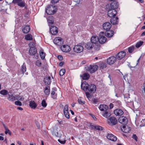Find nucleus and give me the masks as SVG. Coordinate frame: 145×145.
<instances>
[{"label": "nucleus", "instance_id": "nucleus-50", "mask_svg": "<svg viewBox=\"0 0 145 145\" xmlns=\"http://www.w3.org/2000/svg\"><path fill=\"white\" fill-rule=\"evenodd\" d=\"M35 43L34 42H30L29 44V46L30 48L31 47H35Z\"/></svg>", "mask_w": 145, "mask_h": 145}, {"label": "nucleus", "instance_id": "nucleus-45", "mask_svg": "<svg viewBox=\"0 0 145 145\" xmlns=\"http://www.w3.org/2000/svg\"><path fill=\"white\" fill-rule=\"evenodd\" d=\"M51 94L52 96V97L53 99H55L56 98L57 95L56 94H55V92L54 91H52Z\"/></svg>", "mask_w": 145, "mask_h": 145}, {"label": "nucleus", "instance_id": "nucleus-6", "mask_svg": "<svg viewBox=\"0 0 145 145\" xmlns=\"http://www.w3.org/2000/svg\"><path fill=\"white\" fill-rule=\"evenodd\" d=\"M83 47L81 45H77L75 46L73 48L74 52L77 53H80L83 50Z\"/></svg>", "mask_w": 145, "mask_h": 145}, {"label": "nucleus", "instance_id": "nucleus-2", "mask_svg": "<svg viewBox=\"0 0 145 145\" xmlns=\"http://www.w3.org/2000/svg\"><path fill=\"white\" fill-rule=\"evenodd\" d=\"M52 7H51L50 5L48 6L47 8L46 9V12L47 14L50 15L53 14L56 12L55 6L53 7V6H52Z\"/></svg>", "mask_w": 145, "mask_h": 145}, {"label": "nucleus", "instance_id": "nucleus-38", "mask_svg": "<svg viewBox=\"0 0 145 145\" xmlns=\"http://www.w3.org/2000/svg\"><path fill=\"white\" fill-rule=\"evenodd\" d=\"M99 67L100 69H103L106 67V65L105 63L101 62L99 64Z\"/></svg>", "mask_w": 145, "mask_h": 145}, {"label": "nucleus", "instance_id": "nucleus-34", "mask_svg": "<svg viewBox=\"0 0 145 145\" xmlns=\"http://www.w3.org/2000/svg\"><path fill=\"white\" fill-rule=\"evenodd\" d=\"M102 115L106 118H107L110 116L111 114L109 111H106L103 112Z\"/></svg>", "mask_w": 145, "mask_h": 145}, {"label": "nucleus", "instance_id": "nucleus-42", "mask_svg": "<svg viewBox=\"0 0 145 145\" xmlns=\"http://www.w3.org/2000/svg\"><path fill=\"white\" fill-rule=\"evenodd\" d=\"M65 72V70L64 69H62L59 71V75L61 76H63Z\"/></svg>", "mask_w": 145, "mask_h": 145}, {"label": "nucleus", "instance_id": "nucleus-16", "mask_svg": "<svg viewBox=\"0 0 145 145\" xmlns=\"http://www.w3.org/2000/svg\"><path fill=\"white\" fill-rule=\"evenodd\" d=\"M26 65L25 63H24L22 66L20 71H19L18 72V74L20 75L21 74H24V73L26 71Z\"/></svg>", "mask_w": 145, "mask_h": 145}, {"label": "nucleus", "instance_id": "nucleus-57", "mask_svg": "<svg viewBox=\"0 0 145 145\" xmlns=\"http://www.w3.org/2000/svg\"><path fill=\"white\" fill-rule=\"evenodd\" d=\"M36 124L37 127H38V128L39 129H40V126L39 123L38 122L36 121Z\"/></svg>", "mask_w": 145, "mask_h": 145}, {"label": "nucleus", "instance_id": "nucleus-55", "mask_svg": "<svg viewBox=\"0 0 145 145\" xmlns=\"http://www.w3.org/2000/svg\"><path fill=\"white\" fill-rule=\"evenodd\" d=\"M133 139H134L136 141H137V137L136 136V135L133 134Z\"/></svg>", "mask_w": 145, "mask_h": 145}, {"label": "nucleus", "instance_id": "nucleus-52", "mask_svg": "<svg viewBox=\"0 0 145 145\" xmlns=\"http://www.w3.org/2000/svg\"><path fill=\"white\" fill-rule=\"evenodd\" d=\"M15 104L19 106H21L22 105V103L21 102L18 101H16L15 102Z\"/></svg>", "mask_w": 145, "mask_h": 145}, {"label": "nucleus", "instance_id": "nucleus-11", "mask_svg": "<svg viewBox=\"0 0 145 145\" xmlns=\"http://www.w3.org/2000/svg\"><path fill=\"white\" fill-rule=\"evenodd\" d=\"M96 90V86L93 84H91L89 85L88 90L91 93H95Z\"/></svg>", "mask_w": 145, "mask_h": 145}, {"label": "nucleus", "instance_id": "nucleus-26", "mask_svg": "<svg viewBox=\"0 0 145 145\" xmlns=\"http://www.w3.org/2000/svg\"><path fill=\"white\" fill-rule=\"evenodd\" d=\"M114 31L112 30H109L108 31H106L105 33V35L108 37H111L113 36L114 35Z\"/></svg>", "mask_w": 145, "mask_h": 145}, {"label": "nucleus", "instance_id": "nucleus-46", "mask_svg": "<svg viewBox=\"0 0 145 145\" xmlns=\"http://www.w3.org/2000/svg\"><path fill=\"white\" fill-rule=\"evenodd\" d=\"M42 106L44 107H45L47 105V103H46V101L44 99L43 100L41 103Z\"/></svg>", "mask_w": 145, "mask_h": 145}, {"label": "nucleus", "instance_id": "nucleus-17", "mask_svg": "<svg viewBox=\"0 0 145 145\" xmlns=\"http://www.w3.org/2000/svg\"><path fill=\"white\" fill-rule=\"evenodd\" d=\"M126 52L124 51H121L119 52L116 55V58L118 59H121L125 56Z\"/></svg>", "mask_w": 145, "mask_h": 145}, {"label": "nucleus", "instance_id": "nucleus-15", "mask_svg": "<svg viewBox=\"0 0 145 145\" xmlns=\"http://www.w3.org/2000/svg\"><path fill=\"white\" fill-rule=\"evenodd\" d=\"M112 27L111 24L108 22H106L103 25V27L105 30L108 31Z\"/></svg>", "mask_w": 145, "mask_h": 145}, {"label": "nucleus", "instance_id": "nucleus-19", "mask_svg": "<svg viewBox=\"0 0 145 145\" xmlns=\"http://www.w3.org/2000/svg\"><path fill=\"white\" fill-rule=\"evenodd\" d=\"M44 82L46 85L50 84L51 82L50 77L47 76H45L44 78Z\"/></svg>", "mask_w": 145, "mask_h": 145}, {"label": "nucleus", "instance_id": "nucleus-35", "mask_svg": "<svg viewBox=\"0 0 145 145\" xmlns=\"http://www.w3.org/2000/svg\"><path fill=\"white\" fill-rule=\"evenodd\" d=\"M50 87L47 86L45 87L44 89V93L46 95H49L50 93Z\"/></svg>", "mask_w": 145, "mask_h": 145}, {"label": "nucleus", "instance_id": "nucleus-5", "mask_svg": "<svg viewBox=\"0 0 145 145\" xmlns=\"http://www.w3.org/2000/svg\"><path fill=\"white\" fill-rule=\"evenodd\" d=\"M54 42L57 45L60 46L63 44V41L62 38L57 37L54 39Z\"/></svg>", "mask_w": 145, "mask_h": 145}, {"label": "nucleus", "instance_id": "nucleus-47", "mask_svg": "<svg viewBox=\"0 0 145 145\" xmlns=\"http://www.w3.org/2000/svg\"><path fill=\"white\" fill-rule=\"evenodd\" d=\"M95 129L99 131H102L103 130V128L102 127L100 126H95Z\"/></svg>", "mask_w": 145, "mask_h": 145}, {"label": "nucleus", "instance_id": "nucleus-51", "mask_svg": "<svg viewBox=\"0 0 145 145\" xmlns=\"http://www.w3.org/2000/svg\"><path fill=\"white\" fill-rule=\"evenodd\" d=\"M78 102L79 104L82 105H83L85 103V102L82 101L80 99H78Z\"/></svg>", "mask_w": 145, "mask_h": 145}, {"label": "nucleus", "instance_id": "nucleus-33", "mask_svg": "<svg viewBox=\"0 0 145 145\" xmlns=\"http://www.w3.org/2000/svg\"><path fill=\"white\" fill-rule=\"evenodd\" d=\"M81 77H82L84 80H87L89 79L90 77L89 74L88 73H85L84 74L83 76L81 75Z\"/></svg>", "mask_w": 145, "mask_h": 145}, {"label": "nucleus", "instance_id": "nucleus-13", "mask_svg": "<svg viewBox=\"0 0 145 145\" xmlns=\"http://www.w3.org/2000/svg\"><path fill=\"white\" fill-rule=\"evenodd\" d=\"M116 58L114 56H111L107 60V63L109 65L113 64L116 61Z\"/></svg>", "mask_w": 145, "mask_h": 145}, {"label": "nucleus", "instance_id": "nucleus-10", "mask_svg": "<svg viewBox=\"0 0 145 145\" xmlns=\"http://www.w3.org/2000/svg\"><path fill=\"white\" fill-rule=\"evenodd\" d=\"M60 49L63 52H70L71 49L70 46L67 45H64L61 46Z\"/></svg>", "mask_w": 145, "mask_h": 145}, {"label": "nucleus", "instance_id": "nucleus-54", "mask_svg": "<svg viewBox=\"0 0 145 145\" xmlns=\"http://www.w3.org/2000/svg\"><path fill=\"white\" fill-rule=\"evenodd\" d=\"M47 21L49 24H54V21L52 19H48L47 20Z\"/></svg>", "mask_w": 145, "mask_h": 145}, {"label": "nucleus", "instance_id": "nucleus-22", "mask_svg": "<svg viewBox=\"0 0 145 145\" xmlns=\"http://www.w3.org/2000/svg\"><path fill=\"white\" fill-rule=\"evenodd\" d=\"M89 85L87 82H84L81 84V89L84 91H87L88 89Z\"/></svg>", "mask_w": 145, "mask_h": 145}, {"label": "nucleus", "instance_id": "nucleus-21", "mask_svg": "<svg viewBox=\"0 0 145 145\" xmlns=\"http://www.w3.org/2000/svg\"><path fill=\"white\" fill-rule=\"evenodd\" d=\"M121 129L123 132L126 133H129L131 131L130 127L127 125H123L121 127Z\"/></svg>", "mask_w": 145, "mask_h": 145}, {"label": "nucleus", "instance_id": "nucleus-64", "mask_svg": "<svg viewBox=\"0 0 145 145\" xmlns=\"http://www.w3.org/2000/svg\"><path fill=\"white\" fill-rule=\"evenodd\" d=\"M86 61L85 60H83L81 62V64L82 65H84L86 63Z\"/></svg>", "mask_w": 145, "mask_h": 145}, {"label": "nucleus", "instance_id": "nucleus-18", "mask_svg": "<svg viewBox=\"0 0 145 145\" xmlns=\"http://www.w3.org/2000/svg\"><path fill=\"white\" fill-rule=\"evenodd\" d=\"M50 31L52 34L55 35L58 32V28L56 26H52L50 29Z\"/></svg>", "mask_w": 145, "mask_h": 145}, {"label": "nucleus", "instance_id": "nucleus-4", "mask_svg": "<svg viewBox=\"0 0 145 145\" xmlns=\"http://www.w3.org/2000/svg\"><path fill=\"white\" fill-rule=\"evenodd\" d=\"M29 52L30 55L35 56L36 58H38L39 55L37 54V49L35 47L30 48Z\"/></svg>", "mask_w": 145, "mask_h": 145}, {"label": "nucleus", "instance_id": "nucleus-60", "mask_svg": "<svg viewBox=\"0 0 145 145\" xmlns=\"http://www.w3.org/2000/svg\"><path fill=\"white\" fill-rule=\"evenodd\" d=\"M98 101V100L97 99H94L93 100V102L95 104H97Z\"/></svg>", "mask_w": 145, "mask_h": 145}, {"label": "nucleus", "instance_id": "nucleus-56", "mask_svg": "<svg viewBox=\"0 0 145 145\" xmlns=\"http://www.w3.org/2000/svg\"><path fill=\"white\" fill-rule=\"evenodd\" d=\"M59 0H51V2L52 3H57Z\"/></svg>", "mask_w": 145, "mask_h": 145}, {"label": "nucleus", "instance_id": "nucleus-58", "mask_svg": "<svg viewBox=\"0 0 145 145\" xmlns=\"http://www.w3.org/2000/svg\"><path fill=\"white\" fill-rule=\"evenodd\" d=\"M57 58L60 60H62L63 59V57L61 55H59L57 56Z\"/></svg>", "mask_w": 145, "mask_h": 145}, {"label": "nucleus", "instance_id": "nucleus-62", "mask_svg": "<svg viewBox=\"0 0 145 145\" xmlns=\"http://www.w3.org/2000/svg\"><path fill=\"white\" fill-rule=\"evenodd\" d=\"M114 107V105L113 104L110 103L109 105L110 108L111 109L112 108Z\"/></svg>", "mask_w": 145, "mask_h": 145}, {"label": "nucleus", "instance_id": "nucleus-1", "mask_svg": "<svg viewBox=\"0 0 145 145\" xmlns=\"http://www.w3.org/2000/svg\"><path fill=\"white\" fill-rule=\"evenodd\" d=\"M98 68L97 65H90L85 67L86 71L89 72L90 73H92L95 72Z\"/></svg>", "mask_w": 145, "mask_h": 145}, {"label": "nucleus", "instance_id": "nucleus-63", "mask_svg": "<svg viewBox=\"0 0 145 145\" xmlns=\"http://www.w3.org/2000/svg\"><path fill=\"white\" fill-rule=\"evenodd\" d=\"M136 1L137 2H140L141 3H143L144 2V0H136Z\"/></svg>", "mask_w": 145, "mask_h": 145}, {"label": "nucleus", "instance_id": "nucleus-41", "mask_svg": "<svg viewBox=\"0 0 145 145\" xmlns=\"http://www.w3.org/2000/svg\"><path fill=\"white\" fill-rule=\"evenodd\" d=\"M134 47L133 46H132L128 48V52L129 53H132L134 50Z\"/></svg>", "mask_w": 145, "mask_h": 145}, {"label": "nucleus", "instance_id": "nucleus-3", "mask_svg": "<svg viewBox=\"0 0 145 145\" xmlns=\"http://www.w3.org/2000/svg\"><path fill=\"white\" fill-rule=\"evenodd\" d=\"M99 42L101 44H104L106 41V38L104 36V32H101L100 33L98 37Z\"/></svg>", "mask_w": 145, "mask_h": 145}, {"label": "nucleus", "instance_id": "nucleus-61", "mask_svg": "<svg viewBox=\"0 0 145 145\" xmlns=\"http://www.w3.org/2000/svg\"><path fill=\"white\" fill-rule=\"evenodd\" d=\"M64 62L63 61H61L59 63V65L61 67L64 64Z\"/></svg>", "mask_w": 145, "mask_h": 145}, {"label": "nucleus", "instance_id": "nucleus-48", "mask_svg": "<svg viewBox=\"0 0 145 145\" xmlns=\"http://www.w3.org/2000/svg\"><path fill=\"white\" fill-rule=\"evenodd\" d=\"M5 133L6 134H8L11 135V132H10V130L8 129V128H7V129H5Z\"/></svg>", "mask_w": 145, "mask_h": 145}, {"label": "nucleus", "instance_id": "nucleus-59", "mask_svg": "<svg viewBox=\"0 0 145 145\" xmlns=\"http://www.w3.org/2000/svg\"><path fill=\"white\" fill-rule=\"evenodd\" d=\"M58 141L61 144H64L65 143L66 140L62 141L59 140H58Z\"/></svg>", "mask_w": 145, "mask_h": 145}, {"label": "nucleus", "instance_id": "nucleus-31", "mask_svg": "<svg viewBox=\"0 0 145 145\" xmlns=\"http://www.w3.org/2000/svg\"><path fill=\"white\" fill-rule=\"evenodd\" d=\"M118 18L117 17L114 18H111L110 21L112 24L113 25H116L118 23Z\"/></svg>", "mask_w": 145, "mask_h": 145}, {"label": "nucleus", "instance_id": "nucleus-36", "mask_svg": "<svg viewBox=\"0 0 145 145\" xmlns=\"http://www.w3.org/2000/svg\"><path fill=\"white\" fill-rule=\"evenodd\" d=\"M25 39L27 40H32L33 39L32 36L31 34H27L25 36Z\"/></svg>", "mask_w": 145, "mask_h": 145}, {"label": "nucleus", "instance_id": "nucleus-9", "mask_svg": "<svg viewBox=\"0 0 145 145\" xmlns=\"http://www.w3.org/2000/svg\"><path fill=\"white\" fill-rule=\"evenodd\" d=\"M118 121L119 123L125 125L128 123V120L125 117L121 116L119 118Z\"/></svg>", "mask_w": 145, "mask_h": 145}, {"label": "nucleus", "instance_id": "nucleus-25", "mask_svg": "<svg viewBox=\"0 0 145 145\" xmlns=\"http://www.w3.org/2000/svg\"><path fill=\"white\" fill-rule=\"evenodd\" d=\"M58 125H56L54 127L53 130L52 131V133L53 135H55L57 137H59V134L58 132L57 129H58Z\"/></svg>", "mask_w": 145, "mask_h": 145}, {"label": "nucleus", "instance_id": "nucleus-24", "mask_svg": "<svg viewBox=\"0 0 145 145\" xmlns=\"http://www.w3.org/2000/svg\"><path fill=\"white\" fill-rule=\"evenodd\" d=\"M114 114L117 116H120L123 115V111L120 109H116L114 111Z\"/></svg>", "mask_w": 145, "mask_h": 145}, {"label": "nucleus", "instance_id": "nucleus-29", "mask_svg": "<svg viewBox=\"0 0 145 145\" xmlns=\"http://www.w3.org/2000/svg\"><path fill=\"white\" fill-rule=\"evenodd\" d=\"M99 109L102 111H106L108 108V106L105 105H102L99 106Z\"/></svg>", "mask_w": 145, "mask_h": 145}, {"label": "nucleus", "instance_id": "nucleus-8", "mask_svg": "<svg viewBox=\"0 0 145 145\" xmlns=\"http://www.w3.org/2000/svg\"><path fill=\"white\" fill-rule=\"evenodd\" d=\"M117 14L116 10L114 9H108L107 15L110 17H112L115 16Z\"/></svg>", "mask_w": 145, "mask_h": 145}, {"label": "nucleus", "instance_id": "nucleus-53", "mask_svg": "<svg viewBox=\"0 0 145 145\" xmlns=\"http://www.w3.org/2000/svg\"><path fill=\"white\" fill-rule=\"evenodd\" d=\"M86 95L88 98H89L91 97V95L88 92H86Z\"/></svg>", "mask_w": 145, "mask_h": 145}, {"label": "nucleus", "instance_id": "nucleus-43", "mask_svg": "<svg viewBox=\"0 0 145 145\" xmlns=\"http://www.w3.org/2000/svg\"><path fill=\"white\" fill-rule=\"evenodd\" d=\"M0 93L3 95H6L7 94L8 91L6 90H2L0 91Z\"/></svg>", "mask_w": 145, "mask_h": 145}, {"label": "nucleus", "instance_id": "nucleus-28", "mask_svg": "<svg viewBox=\"0 0 145 145\" xmlns=\"http://www.w3.org/2000/svg\"><path fill=\"white\" fill-rule=\"evenodd\" d=\"M30 28L29 25H27L24 26L22 30L23 32L25 34L28 33L30 31Z\"/></svg>", "mask_w": 145, "mask_h": 145}, {"label": "nucleus", "instance_id": "nucleus-14", "mask_svg": "<svg viewBox=\"0 0 145 145\" xmlns=\"http://www.w3.org/2000/svg\"><path fill=\"white\" fill-rule=\"evenodd\" d=\"M63 112L65 117L67 118H69L70 116L69 113L68 106L67 104L65 105L64 107Z\"/></svg>", "mask_w": 145, "mask_h": 145}, {"label": "nucleus", "instance_id": "nucleus-20", "mask_svg": "<svg viewBox=\"0 0 145 145\" xmlns=\"http://www.w3.org/2000/svg\"><path fill=\"white\" fill-rule=\"evenodd\" d=\"M108 120L110 121V122L108 121L109 123L113 125H115L117 123V120L114 117H110Z\"/></svg>", "mask_w": 145, "mask_h": 145}, {"label": "nucleus", "instance_id": "nucleus-40", "mask_svg": "<svg viewBox=\"0 0 145 145\" xmlns=\"http://www.w3.org/2000/svg\"><path fill=\"white\" fill-rule=\"evenodd\" d=\"M39 54L42 59H44L45 57V54L43 51H41L40 52Z\"/></svg>", "mask_w": 145, "mask_h": 145}, {"label": "nucleus", "instance_id": "nucleus-23", "mask_svg": "<svg viewBox=\"0 0 145 145\" xmlns=\"http://www.w3.org/2000/svg\"><path fill=\"white\" fill-rule=\"evenodd\" d=\"M107 137L109 140L113 141H116L117 140L116 137L111 134H108L107 136Z\"/></svg>", "mask_w": 145, "mask_h": 145}, {"label": "nucleus", "instance_id": "nucleus-44", "mask_svg": "<svg viewBox=\"0 0 145 145\" xmlns=\"http://www.w3.org/2000/svg\"><path fill=\"white\" fill-rule=\"evenodd\" d=\"M94 49L96 50H99L100 46L99 45H98L97 44H95L94 45Z\"/></svg>", "mask_w": 145, "mask_h": 145}, {"label": "nucleus", "instance_id": "nucleus-32", "mask_svg": "<svg viewBox=\"0 0 145 145\" xmlns=\"http://www.w3.org/2000/svg\"><path fill=\"white\" fill-rule=\"evenodd\" d=\"M29 106L32 108L35 109L37 106V105L34 101H31L29 103Z\"/></svg>", "mask_w": 145, "mask_h": 145}, {"label": "nucleus", "instance_id": "nucleus-12", "mask_svg": "<svg viewBox=\"0 0 145 145\" xmlns=\"http://www.w3.org/2000/svg\"><path fill=\"white\" fill-rule=\"evenodd\" d=\"M118 6L119 4L118 2L116 1H113L110 4L108 9H114L116 10V9H117L118 8Z\"/></svg>", "mask_w": 145, "mask_h": 145}, {"label": "nucleus", "instance_id": "nucleus-37", "mask_svg": "<svg viewBox=\"0 0 145 145\" xmlns=\"http://www.w3.org/2000/svg\"><path fill=\"white\" fill-rule=\"evenodd\" d=\"M8 100L11 101H13L15 100L14 97L12 95H8Z\"/></svg>", "mask_w": 145, "mask_h": 145}, {"label": "nucleus", "instance_id": "nucleus-7", "mask_svg": "<svg viewBox=\"0 0 145 145\" xmlns=\"http://www.w3.org/2000/svg\"><path fill=\"white\" fill-rule=\"evenodd\" d=\"M12 3L14 4H17V5L21 7H24L25 6V3L22 0H13Z\"/></svg>", "mask_w": 145, "mask_h": 145}, {"label": "nucleus", "instance_id": "nucleus-27", "mask_svg": "<svg viewBox=\"0 0 145 145\" xmlns=\"http://www.w3.org/2000/svg\"><path fill=\"white\" fill-rule=\"evenodd\" d=\"M91 42L93 44H97L99 41L98 37L97 36H92L91 38Z\"/></svg>", "mask_w": 145, "mask_h": 145}, {"label": "nucleus", "instance_id": "nucleus-49", "mask_svg": "<svg viewBox=\"0 0 145 145\" xmlns=\"http://www.w3.org/2000/svg\"><path fill=\"white\" fill-rule=\"evenodd\" d=\"M35 64L38 67H40L41 66L42 63L39 60H37Z\"/></svg>", "mask_w": 145, "mask_h": 145}, {"label": "nucleus", "instance_id": "nucleus-39", "mask_svg": "<svg viewBox=\"0 0 145 145\" xmlns=\"http://www.w3.org/2000/svg\"><path fill=\"white\" fill-rule=\"evenodd\" d=\"M144 42L142 41H140L139 42H137L136 45V48H138L140 47L143 44Z\"/></svg>", "mask_w": 145, "mask_h": 145}, {"label": "nucleus", "instance_id": "nucleus-30", "mask_svg": "<svg viewBox=\"0 0 145 145\" xmlns=\"http://www.w3.org/2000/svg\"><path fill=\"white\" fill-rule=\"evenodd\" d=\"M94 47V44L91 42H88L85 45V48L88 50H91Z\"/></svg>", "mask_w": 145, "mask_h": 145}]
</instances>
